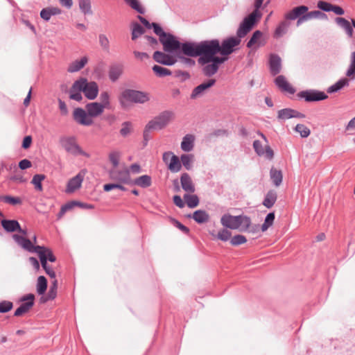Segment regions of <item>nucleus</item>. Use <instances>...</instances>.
I'll return each instance as SVG.
<instances>
[{
  "mask_svg": "<svg viewBox=\"0 0 355 355\" xmlns=\"http://www.w3.org/2000/svg\"><path fill=\"white\" fill-rule=\"evenodd\" d=\"M199 59L198 63L205 65L210 62L220 51V42L218 40H205L199 42Z\"/></svg>",
  "mask_w": 355,
  "mask_h": 355,
  "instance_id": "1",
  "label": "nucleus"
},
{
  "mask_svg": "<svg viewBox=\"0 0 355 355\" xmlns=\"http://www.w3.org/2000/svg\"><path fill=\"white\" fill-rule=\"evenodd\" d=\"M150 94L148 92L126 89L119 96V101L122 107L125 108L129 103L144 104L150 101Z\"/></svg>",
  "mask_w": 355,
  "mask_h": 355,
  "instance_id": "2",
  "label": "nucleus"
},
{
  "mask_svg": "<svg viewBox=\"0 0 355 355\" xmlns=\"http://www.w3.org/2000/svg\"><path fill=\"white\" fill-rule=\"evenodd\" d=\"M108 175L113 181L126 184H132L130 169L125 164H121L117 167H111L108 171Z\"/></svg>",
  "mask_w": 355,
  "mask_h": 355,
  "instance_id": "3",
  "label": "nucleus"
},
{
  "mask_svg": "<svg viewBox=\"0 0 355 355\" xmlns=\"http://www.w3.org/2000/svg\"><path fill=\"white\" fill-rule=\"evenodd\" d=\"M173 117L174 113L172 111H164L148 123V128H153V130H162L170 123Z\"/></svg>",
  "mask_w": 355,
  "mask_h": 355,
  "instance_id": "4",
  "label": "nucleus"
},
{
  "mask_svg": "<svg viewBox=\"0 0 355 355\" xmlns=\"http://www.w3.org/2000/svg\"><path fill=\"white\" fill-rule=\"evenodd\" d=\"M60 142L62 147L69 154L87 155L76 143L74 137H63L60 139Z\"/></svg>",
  "mask_w": 355,
  "mask_h": 355,
  "instance_id": "5",
  "label": "nucleus"
},
{
  "mask_svg": "<svg viewBox=\"0 0 355 355\" xmlns=\"http://www.w3.org/2000/svg\"><path fill=\"white\" fill-rule=\"evenodd\" d=\"M236 219L234 230L253 233L259 230V227L258 225H253L250 218L248 216L239 215L236 216Z\"/></svg>",
  "mask_w": 355,
  "mask_h": 355,
  "instance_id": "6",
  "label": "nucleus"
},
{
  "mask_svg": "<svg viewBox=\"0 0 355 355\" xmlns=\"http://www.w3.org/2000/svg\"><path fill=\"white\" fill-rule=\"evenodd\" d=\"M81 85V89L85 96L89 100L95 99L98 94V86L96 82H88L85 78L78 80Z\"/></svg>",
  "mask_w": 355,
  "mask_h": 355,
  "instance_id": "7",
  "label": "nucleus"
},
{
  "mask_svg": "<svg viewBox=\"0 0 355 355\" xmlns=\"http://www.w3.org/2000/svg\"><path fill=\"white\" fill-rule=\"evenodd\" d=\"M259 19L255 15V12H251L248 17H245L237 30V36L239 38L244 37L251 31Z\"/></svg>",
  "mask_w": 355,
  "mask_h": 355,
  "instance_id": "8",
  "label": "nucleus"
},
{
  "mask_svg": "<svg viewBox=\"0 0 355 355\" xmlns=\"http://www.w3.org/2000/svg\"><path fill=\"white\" fill-rule=\"evenodd\" d=\"M163 45L164 51L168 53H179L181 42L172 34L168 33L165 37L160 40Z\"/></svg>",
  "mask_w": 355,
  "mask_h": 355,
  "instance_id": "9",
  "label": "nucleus"
},
{
  "mask_svg": "<svg viewBox=\"0 0 355 355\" xmlns=\"http://www.w3.org/2000/svg\"><path fill=\"white\" fill-rule=\"evenodd\" d=\"M297 96L304 98L306 102L320 101L328 98V96L324 92L315 89L300 92L297 94Z\"/></svg>",
  "mask_w": 355,
  "mask_h": 355,
  "instance_id": "10",
  "label": "nucleus"
},
{
  "mask_svg": "<svg viewBox=\"0 0 355 355\" xmlns=\"http://www.w3.org/2000/svg\"><path fill=\"white\" fill-rule=\"evenodd\" d=\"M199 42H186L181 43L179 54L185 56L196 58L199 56Z\"/></svg>",
  "mask_w": 355,
  "mask_h": 355,
  "instance_id": "11",
  "label": "nucleus"
},
{
  "mask_svg": "<svg viewBox=\"0 0 355 355\" xmlns=\"http://www.w3.org/2000/svg\"><path fill=\"white\" fill-rule=\"evenodd\" d=\"M227 60V58L223 57V58H216L211 59L210 60V62L208 64H205L202 66V73L205 76L207 77H211L214 76L218 70L219 66L223 64L225 60Z\"/></svg>",
  "mask_w": 355,
  "mask_h": 355,
  "instance_id": "12",
  "label": "nucleus"
},
{
  "mask_svg": "<svg viewBox=\"0 0 355 355\" xmlns=\"http://www.w3.org/2000/svg\"><path fill=\"white\" fill-rule=\"evenodd\" d=\"M23 248L29 252H35L38 254L40 259L41 260V257L44 256L46 259V263H47V260L51 262H54L55 261V257L53 254L52 252L44 246L41 245H21Z\"/></svg>",
  "mask_w": 355,
  "mask_h": 355,
  "instance_id": "13",
  "label": "nucleus"
},
{
  "mask_svg": "<svg viewBox=\"0 0 355 355\" xmlns=\"http://www.w3.org/2000/svg\"><path fill=\"white\" fill-rule=\"evenodd\" d=\"M241 42V38L238 36L231 37L226 40H224L220 44L219 53L223 55H228L234 51V48L238 46Z\"/></svg>",
  "mask_w": 355,
  "mask_h": 355,
  "instance_id": "14",
  "label": "nucleus"
},
{
  "mask_svg": "<svg viewBox=\"0 0 355 355\" xmlns=\"http://www.w3.org/2000/svg\"><path fill=\"white\" fill-rule=\"evenodd\" d=\"M73 117L76 122L83 125L89 126L93 123V120L87 110L80 107L76 108L73 110Z\"/></svg>",
  "mask_w": 355,
  "mask_h": 355,
  "instance_id": "15",
  "label": "nucleus"
},
{
  "mask_svg": "<svg viewBox=\"0 0 355 355\" xmlns=\"http://www.w3.org/2000/svg\"><path fill=\"white\" fill-rule=\"evenodd\" d=\"M215 79H209L207 82H204L196 87L191 94V98L196 99L202 96L210 87L215 85Z\"/></svg>",
  "mask_w": 355,
  "mask_h": 355,
  "instance_id": "16",
  "label": "nucleus"
},
{
  "mask_svg": "<svg viewBox=\"0 0 355 355\" xmlns=\"http://www.w3.org/2000/svg\"><path fill=\"white\" fill-rule=\"evenodd\" d=\"M34 299L35 296L33 294H28L24 296L21 300L25 301V302L22 303L19 307L16 309L15 311V315L20 316L28 312L34 304Z\"/></svg>",
  "mask_w": 355,
  "mask_h": 355,
  "instance_id": "17",
  "label": "nucleus"
},
{
  "mask_svg": "<svg viewBox=\"0 0 355 355\" xmlns=\"http://www.w3.org/2000/svg\"><path fill=\"white\" fill-rule=\"evenodd\" d=\"M83 180L84 174L82 173L77 174L75 177L69 180L65 192L67 193H73L76 190L81 187Z\"/></svg>",
  "mask_w": 355,
  "mask_h": 355,
  "instance_id": "18",
  "label": "nucleus"
},
{
  "mask_svg": "<svg viewBox=\"0 0 355 355\" xmlns=\"http://www.w3.org/2000/svg\"><path fill=\"white\" fill-rule=\"evenodd\" d=\"M153 59L157 62L167 66H172L177 62V60L172 55L158 51L154 53Z\"/></svg>",
  "mask_w": 355,
  "mask_h": 355,
  "instance_id": "19",
  "label": "nucleus"
},
{
  "mask_svg": "<svg viewBox=\"0 0 355 355\" xmlns=\"http://www.w3.org/2000/svg\"><path fill=\"white\" fill-rule=\"evenodd\" d=\"M275 83L282 92H286L291 94H293L295 92V89L287 81L285 76L282 75L278 76L275 78Z\"/></svg>",
  "mask_w": 355,
  "mask_h": 355,
  "instance_id": "20",
  "label": "nucleus"
},
{
  "mask_svg": "<svg viewBox=\"0 0 355 355\" xmlns=\"http://www.w3.org/2000/svg\"><path fill=\"white\" fill-rule=\"evenodd\" d=\"M180 183L182 189L189 193H193L195 192V185L193 182V180L191 176L187 173H184L180 176Z\"/></svg>",
  "mask_w": 355,
  "mask_h": 355,
  "instance_id": "21",
  "label": "nucleus"
},
{
  "mask_svg": "<svg viewBox=\"0 0 355 355\" xmlns=\"http://www.w3.org/2000/svg\"><path fill=\"white\" fill-rule=\"evenodd\" d=\"M270 71L272 75L278 74L282 69V60L280 57L275 54H271L269 60Z\"/></svg>",
  "mask_w": 355,
  "mask_h": 355,
  "instance_id": "22",
  "label": "nucleus"
},
{
  "mask_svg": "<svg viewBox=\"0 0 355 355\" xmlns=\"http://www.w3.org/2000/svg\"><path fill=\"white\" fill-rule=\"evenodd\" d=\"M308 10L309 8L306 6H297L286 13L285 17L289 20H295L301 16L305 15L308 12Z\"/></svg>",
  "mask_w": 355,
  "mask_h": 355,
  "instance_id": "23",
  "label": "nucleus"
},
{
  "mask_svg": "<svg viewBox=\"0 0 355 355\" xmlns=\"http://www.w3.org/2000/svg\"><path fill=\"white\" fill-rule=\"evenodd\" d=\"M85 108L92 119L101 115L104 111L103 105L96 102L87 103Z\"/></svg>",
  "mask_w": 355,
  "mask_h": 355,
  "instance_id": "24",
  "label": "nucleus"
},
{
  "mask_svg": "<svg viewBox=\"0 0 355 355\" xmlns=\"http://www.w3.org/2000/svg\"><path fill=\"white\" fill-rule=\"evenodd\" d=\"M81 92H83L81 89V85L77 80L73 83L69 90V98L76 101H80L83 99Z\"/></svg>",
  "mask_w": 355,
  "mask_h": 355,
  "instance_id": "25",
  "label": "nucleus"
},
{
  "mask_svg": "<svg viewBox=\"0 0 355 355\" xmlns=\"http://www.w3.org/2000/svg\"><path fill=\"white\" fill-rule=\"evenodd\" d=\"M236 220V216L225 214L220 218V223L225 228L234 230Z\"/></svg>",
  "mask_w": 355,
  "mask_h": 355,
  "instance_id": "26",
  "label": "nucleus"
},
{
  "mask_svg": "<svg viewBox=\"0 0 355 355\" xmlns=\"http://www.w3.org/2000/svg\"><path fill=\"white\" fill-rule=\"evenodd\" d=\"M194 136L192 135H186L181 142V149L184 152H190L194 147Z\"/></svg>",
  "mask_w": 355,
  "mask_h": 355,
  "instance_id": "27",
  "label": "nucleus"
},
{
  "mask_svg": "<svg viewBox=\"0 0 355 355\" xmlns=\"http://www.w3.org/2000/svg\"><path fill=\"white\" fill-rule=\"evenodd\" d=\"M20 235L14 234L12 238L17 244H33V241L28 236V232L26 230L20 229L17 230Z\"/></svg>",
  "mask_w": 355,
  "mask_h": 355,
  "instance_id": "28",
  "label": "nucleus"
},
{
  "mask_svg": "<svg viewBox=\"0 0 355 355\" xmlns=\"http://www.w3.org/2000/svg\"><path fill=\"white\" fill-rule=\"evenodd\" d=\"M88 59L86 56L81 58L80 60L72 62L68 67L67 71L69 73H74L80 71L87 63Z\"/></svg>",
  "mask_w": 355,
  "mask_h": 355,
  "instance_id": "29",
  "label": "nucleus"
},
{
  "mask_svg": "<svg viewBox=\"0 0 355 355\" xmlns=\"http://www.w3.org/2000/svg\"><path fill=\"white\" fill-rule=\"evenodd\" d=\"M1 225L7 232H14L21 229L19 223L15 220H3Z\"/></svg>",
  "mask_w": 355,
  "mask_h": 355,
  "instance_id": "30",
  "label": "nucleus"
},
{
  "mask_svg": "<svg viewBox=\"0 0 355 355\" xmlns=\"http://www.w3.org/2000/svg\"><path fill=\"white\" fill-rule=\"evenodd\" d=\"M152 179L151 177L148 175H144L140 177L135 178L134 180H132V184L139 186L142 188H146L151 185Z\"/></svg>",
  "mask_w": 355,
  "mask_h": 355,
  "instance_id": "31",
  "label": "nucleus"
},
{
  "mask_svg": "<svg viewBox=\"0 0 355 355\" xmlns=\"http://www.w3.org/2000/svg\"><path fill=\"white\" fill-rule=\"evenodd\" d=\"M123 67L121 64L112 65L109 71V78L112 82L116 81L123 73Z\"/></svg>",
  "mask_w": 355,
  "mask_h": 355,
  "instance_id": "32",
  "label": "nucleus"
},
{
  "mask_svg": "<svg viewBox=\"0 0 355 355\" xmlns=\"http://www.w3.org/2000/svg\"><path fill=\"white\" fill-rule=\"evenodd\" d=\"M196 223L202 224L208 221L209 214L204 210H197L194 211L192 216L189 215Z\"/></svg>",
  "mask_w": 355,
  "mask_h": 355,
  "instance_id": "33",
  "label": "nucleus"
},
{
  "mask_svg": "<svg viewBox=\"0 0 355 355\" xmlns=\"http://www.w3.org/2000/svg\"><path fill=\"white\" fill-rule=\"evenodd\" d=\"M336 22L345 30L349 37H352L353 28L349 21L343 17H336Z\"/></svg>",
  "mask_w": 355,
  "mask_h": 355,
  "instance_id": "34",
  "label": "nucleus"
},
{
  "mask_svg": "<svg viewBox=\"0 0 355 355\" xmlns=\"http://www.w3.org/2000/svg\"><path fill=\"white\" fill-rule=\"evenodd\" d=\"M349 84V81L347 78H344L338 81H337L335 84L332 85L331 86L329 87L327 89V92L329 94L337 92L338 91L340 90L345 86H348Z\"/></svg>",
  "mask_w": 355,
  "mask_h": 355,
  "instance_id": "35",
  "label": "nucleus"
},
{
  "mask_svg": "<svg viewBox=\"0 0 355 355\" xmlns=\"http://www.w3.org/2000/svg\"><path fill=\"white\" fill-rule=\"evenodd\" d=\"M182 168L181 160L176 155H173L168 164V169L172 173H178Z\"/></svg>",
  "mask_w": 355,
  "mask_h": 355,
  "instance_id": "36",
  "label": "nucleus"
},
{
  "mask_svg": "<svg viewBox=\"0 0 355 355\" xmlns=\"http://www.w3.org/2000/svg\"><path fill=\"white\" fill-rule=\"evenodd\" d=\"M277 200V193L274 190L269 191L263 200V205L267 207H272Z\"/></svg>",
  "mask_w": 355,
  "mask_h": 355,
  "instance_id": "37",
  "label": "nucleus"
},
{
  "mask_svg": "<svg viewBox=\"0 0 355 355\" xmlns=\"http://www.w3.org/2000/svg\"><path fill=\"white\" fill-rule=\"evenodd\" d=\"M180 160L181 164H182L187 170L189 171L193 167L194 155L192 154H182L180 157Z\"/></svg>",
  "mask_w": 355,
  "mask_h": 355,
  "instance_id": "38",
  "label": "nucleus"
},
{
  "mask_svg": "<svg viewBox=\"0 0 355 355\" xmlns=\"http://www.w3.org/2000/svg\"><path fill=\"white\" fill-rule=\"evenodd\" d=\"M270 179L275 186L279 187L282 182V173L279 170L272 168L270 171Z\"/></svg>",
  "mask_w": 355,
  "mask_h": 355,
  "instance_id": "39",
  "label": "nucleus"
},
{
  "mask_svg": "<svg viewBox=\"0 0 355 355\" xmlns=\"http://www.w3.org/2000/svg\"><path fill=\"white\" fill-rule=\"evenodd\" d=\"M122 153L119 150H112L109 153L108 159L112 164V167L120 166L119 161L121 159Z\"/></svg>",
  "mask_w": 355,
  "mask_h": 355,
  "instance_id": "40",
  "label": "nucleus"
},
{
  "mask_svg": "<svg viewBox=\"0 0 355 355\" xmlns=\"http://www.w3.org/2000/svg\"><path fill=\"white\" fill-rule=\"evenodd\" d=\"M183 198L189 208H194L199 204V198L196 195H191L188 193L184 194Z\"/></svg>",
  "mask_w": 355,
  "mask_h": 355,
  "instance_id": "41",
  "label": "nucleus"
},
{
  "mask_svg": "<svg viewBox=\"0 0 355 355\" xmlns=\"http://www.w3.org/2000/svg\"><path fill=\"white\" fill-rule=\"evenodd\" d=\"M47 288V281L44 276H40L37 282V292L39 295H42L45 293Z\"/></svg>",
  "mask_w": 355,
  "mask_h": 355,
  "instance_id": "42",
  "label": "nucleus"
},
{
  "mask_svg": "<svg viewBox=\"0 0 355 355\" xmlns=\"http://www.w3.org/2000/svg\"><path fill=\"white\" fill-rule=\"evenodd\" d=\"M153 71L158 77H165L171 75V71L159 65H154L153 67Z\"/></svg>",
  "mask_w": 355,
  "mask_h": 355,
  "instance_id": "43",
  "label": "nucleus"
},
{
  "mask_svg": "<svg viewBox=\"0 0 355 355\" xmlns=\"http://www.w3.org/2000/svg\"><path fill=\"white\" fill-rule=\"evenodd\" d=\"M144 33V28L137 22L132 24V40H135Z\"/></svg>",
  "mask_w": 355,
  "mask_h": 355,
  "instance_id": "44",
  "label": "nucleus"
},
{
  "mask_svg": "<svg viewBox=\"0 0 355 355\" xmlns=\"http://www.w3.org/2000/svg\"><path fill=\"white\" fill-rule=\"evenodd\" d=\"M293 110L285 108L278 111L277 118L280 120H286L293 118Z\"/></svg>",
  "mask_w": 355,
  "mask_h": 355,
  "instance_id": "45",
  "label": "nucleus"
},
{
  "mask_svg": "<svg viewBox=\"0 0 355 355\" xmlns=\"http://www.w3.org/2000/svg\"><path fill=\"white\" fill-rule=\"evenodd\" d=\"M289 27V23L286 21H282L280 24L277 27L275 32V37H279L286 33L288 28Z\"/></svg>",
  "mask_w": 355,
  "mask_h": 355,
  "instance_id": "46",
  "label": "nucleus"
},
{
  "mask_svg": "<svg viewBox=\"0 0 355 355\" xmlns=\"http://www.w3.org/2000/svg\"><path fill=\"white\" fill-rule=\"evenodd\" d=\"M45 179V175L42 174H36L33 176L31 183L38 191H42V182Z\"/></svg>",
  "mask_w": 355,
  "mask_h": 355,
  "instance_id": "47",
  "label": "nucleus"
},
{
  "mask_svg": "<svg viewBox=\"0 0 355 355\" xmlns=\"http://www.w3.org/2000/svg\"><path fill=\"white\" fill-rule=\"evenodd\" d=\"M346 76L347 77L350 78L351 79L354 78V76H355V51H354L352 53L351 62H350L348 69L347 70Z\"/></svg>",
  "mask_w": 355,
  "mask_h": 355,
  "instance_id": "48",
  "label": "nucleus"
},
{
  "mask_svg": "<svg viewBox=\"0 0 355 355\" xmlns=\"http://www.w3.org/2000/svg\"><path fill=\"white\" fill-rule=\"evenodd\" d=\"M120 134L122 137H125L129 135L132 130V123L129 121H125L121 125Z\"/></svg>",
  "mask_w": 355,
  "mask_h": 355,
  "instance_id": "49",
  "label": "nucleus"
},
{
  "mask_svg": "<svg viewBox=\"0 0 355 355\" xmlns=\"http://www.w3.org/2000/svg\"><path fill=\"white\" fill-rule=\"evenodd\" d=\"M132 9L135 10L140 14H144V8L140 5L138 0H124Z\"/></svg>",
  "mask_w": 355,
  "mask_h": 355,
  "instance_id": "50",
  "label": "nucleus"
},
{
  "mask_svg": "<svg viewBox=\"0 0 355 355\" xmlns=\"http://www.w3.org/2000/svg\"><path fill=\"white\" fill-rule=\"evenodd\" d=\"M295 130L300 133V136L303 138L308 137L311 133L309 128L304 124H297L295 128Z\"/></svg>",
  "mask_w": 355,
  "mask_h": 355,
  "instance_id": "51",
  "label": "nucleus"
},
{
  "mask_svg": "<svg viewBox=\"0 0 355 355\" xmlns=\"http://www.w3.org/2000/svg\"><path fill=\"white\" fill-rule=\"evenodd\" d=\"M261 36L262 33L260 31H256L255 32H254L251 38L247 43V47L251 48L254 44H257Z\"/></svg>",
  "mask_w": 355,
  "mask_h": 355,
  "instance_id": "52",
  "label": "nucleus"
},
{
  "mask_svg": "<svg viewBox=\"0 0 355 355\" xmlns=\"http://www.w3.org/2000/svg\"><path fill=\"white\" fill-rule=\"evenodd\" d=\"M0 200L10 205L21 204V200L19 198L10 196H0Z\"/></svg>",
  "mask_w": 355,
  "mask_h": 355,
  "instance_id": "53",
  "label": "nucleus"
},
{
  "mask_svg": "<svg viewBox=\"0 0 355 355\" xmlns=\"http://www.w3.org/2000/svg\"><path fill=\"white\" fill-rule=\"evenodd\" d=\"M79 7L84 14H92L89 0H79Z\"/></svg>",
  "mask_w": 355,
  "mask_h": 355,
  "instance_id": "54",
  "label": "nucleus"
},
{
  "mask_svg": "<svg viewBox=\"0 0 355 355\" xmlns=\"http://www.w3.org/2000/svg\"><path fill=\"white\" fill-rule=\"evenodd\" d=\"M41 264L42 268L44 269L46 273L52 279H55V272L54 270L48 266L47 263H46V259L44 256L41 257Z\"/></svg>",
  "mask_w": 355,
  "mask_h": 355,
  "instance_id": "55",
  "label": "nucleus"
},
{
  "mask_svg": "<svg viewBox=\"0 0 355 355\" xmlns=\"http://www.w3.org/2000/svg\"><path fill=\"white\" fill-rule=\"evenodd\" d=\"M123 183H110L106 184L103 186V189L105 191H110L112 189H120L121 191H126V188L122 185Z\"/></svg>",
  "mask_w": 355,
  "mask_h": 355,
  "instance_id": "56",
  "label": "nucleus"
},
{
  "mask_svg": "<svg viewBox=\"0 0 355 355\" xmlns=\"http://www.w3.org/2000/svg\"><path fill=\"white\" fill-rule=\"evenodd\" d=\"M177 55L180 60V62L185 66L193 67L196 64L195 60L191 59V57H185L183 55L179 53H178Z\"/></svg>",
  "mask_w": 355,
  "mask_h": 355,
  "instance_id": "57",
  "label": "nucleus"
},
{
  "mask_svg": "<svg viewBox=\"0 0 355 355\" xmlns=\"http://www.w3.org/2000/svg\"><path fill=\"white\" fill-rule=\"evenodd\" d=\"M100 101L102 105H103V108H108L110 107V95L107 92H102L100 94Z\"/></svg>",
  "mask_w": 355,
  "mask_h": 355,
  "instance_id": "58",
  "label": "nucleus"
},
{
  "mask_svg": "<svg viewBox=\"0 0 355 355\" xmlns=\"http://www.w3.org/2000/svg\"><path fill=\"white\" fill-rule=\"evenodd\" d=\"M232 236L231 232L227 229H223L219 231L217 234V238L223 242L227 241Z\"/></svg>",
  "mask_w": 355,
  "mask_h": 355,
  "instance_id": "59",
  "label": "nucleus"
},
{
  "mask_svg": "<svg viewBox=\"0 0 355 355\" xmlns=\"http://www.w3.org/2000/svg\"><path fill=\"white\" fill-rule=\"evenodd\" d=\"M99 44L101 46L105 51L110 49V41L105 34H100L98 36Z\"/></svg>",
  "mask_w": 355,
  "mask_h": 355,
  "instance_id": "60",
  "label": "nucleus"
},
{
  "mask_svg": "<svg viewBox=\"0 0 355 355\" xmlns=\"http://www.w3.org/2000/svg\"><path fill=\"white\" fill-rule=\"evenodd\" d=\"M154 33L159 36V40L165 37L168 33H165L161 26L156 23H152Z\"/></svg>",
  "mask_w": 355,
  "mask_h": 355,
  "instance_id": "61",
  "label": "nucleus"
},
{
  "mask_svg": "<svg viewBox=\"0 0 355 355\" xmlns=\"http://www.w3.org/2000/svg\"><path fill=\"white\" fill-rule=\"evenodd\" d=\"M274 219L275 214L273 213H269L265 218L264 223L262 225V230H265L268 228V226L271 225L273 223Z\"/></svg>",
  "mask_w": 355,
  "mask_h": 355,
  "instance_id": "62",
  "label": "nucleus"
},
{
  "mask_svg": "<svg viewBox=\"0 0 355 355\" xmlns=\"http://www.w3.org/2000/svg\"><path fill=\"white\" fill-rule=\"evenodd\" d=\"M12 308V303L10 301L0 302V313H6Z\"/></svg>",
  "mask_w": 355,
  "mask_h": 355,
  "instance_id": "63",
  "label": "nucleus"
},
{
  "mask_svg": "<svg viewBox=\"0 0 355 355\" xmlns=\"http://www.w3.org/2000/svg\"><path fill=\"white\" fill-rule=\"evenodd\" d=\"M246 241L247 239L244 236L238 234L231 239L230 244H244Z\"/></svg>",
  "mask_w": 355,
  "mask_h": 355,
  "instance_id": "64",
  "label": "nucleus"
}]
</instances>
